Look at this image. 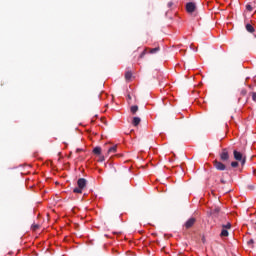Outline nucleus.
I'll return each instance as SVG.
<instances>
[{"instance_id": "nucleus-1", "label": "nucleus", "mask_w": 256, "mask_h": 256, "mask_svg": "<svg viewBox=\"0 0 256 256\" xmlns=\"http://www.w3.org/2000/svg\"><path fill=\"white\" fill-rule=\"evenodd\" d=\"M213 166L216 171H226L227 170V166L219 160H214Z\"/></svg>"}, {"instance_id": "nucleus-2", "label": "nucleus", "mask_w": 256, "mask_h": 256, "mask_svg": "<svg viewBox=\"0 0 256 256\" xmlns=\"http://www.w3.org/2000/svg\"><path fill=\"white\" fill-rule=\"evenodd\" d=\"M233 153H234V159L236 161H240L241 165H245L246 159H245V157H243V154L237 150H234Z\"/></svg>"}, {"instance_id": "nucleus-3", "label": "nucleus", "mask_w": 256, "mask_h": 256, "mask_svg": "<svg viewBox=\"0 0 256 256\" xmlns=\"http://www.w3.org/2000/svg\"><path fill=\"white\" fill-rule=\"evenodd\" d=\"M195 223H197V219L195 217H191L184 223V228L191 229Z\"/></svg>"}, {"instance_id": "nucleus-4", "label": "nucleus", "mask_w": 256, "mask_h": 256, "mask_svg": "<svg viewBox=\"0 0 256 256\" xmlns=\"http://www.w3.org/2000/svg\"><path fill=\"white\" fill-rule=\"evenodd\" d=\"M229 159V151L227 149H222V152L220 153V160L225 163Z\"/></svg>"}, {"instance_id": "nucleus-5", "label": "nucleus", "mask_w": 256, "mask_h": 256, "mask_svg": "<svg viewBox=\"0 0 256 256\" xmlns=\"http://www.w3.org/2000/svg\"><path fill=\"white\" fill-rule=\"evenodd\" d=\"M195 9H197V6H195V3L189 2L186 4L187 13H194Z\"/></svg>"}, {"instance_id": "nucleus-6", "label": "nucleus", "mask_w": 256, "mask_h": 256, "mask_svg": "<svg viewBox=\"0 0 256 256\" xmlns=\"http://www.w3.org/2000/svg\"><path fill=\"white\" fill-rule=\"evenodd\" d=\"M221 213V208L219 206H214L210 208V215L217 217Z\"/></svg>"}, {"instance_id": "nucleus-7", "label": "nucleus", "mask_w": 256, "mask_h": 256, "mask_svg": "<svg viewBox=\"0 0 256 256\" xmlns=\"http://www.w3.org/2000/svg\"><path fill=\"white\" fill-rule=\"evenodd\" d=\"M77 185L80 189H85V187H87V180L85 178H80L77 181Z\"/></svg>"}, {"instance_id": "nucleus-8", "label": "nucleus", "mask_w": 256, "mask_h": 256, "mask_svg": "<svg viewBox=\"0 0 256 256\" xmlns=\"http://www.w3.org/2000/svg\"><path fill=\"white\" fill-rule=\"evenodd\" d=\"M245 29L248 33H255V27L251 23H247Z\"/></svg>"}, {"instance_id": "nucleus-9", "label": "nucleus", "mask_w": 256, "mask_h": 256, "mask_svg": "<svg viewBox=\"0 0 256 256\" xmlns=\"http://www.w3.org/2000/svg\"><path fill=\"white\" fill-rule=\"evenodd\" d=\"M139 123H141V118L139 117H134L133 120H132V125L134 127H137V125H139Z\"/></svg>"}, {"instance_id": "nucleus-10", "label": "nucleus", "mask_w": 256, "mask_h": 256, "mask_svg": "<svg viewBox=\"0 0 256 256\" xmlns=\"http://www.w3.org/2000/svg\"><path fill=\"white\" fill-rule=\"evenodd\" d=\"M220 237H229V230L222 228V231L220 233Z\"/></svg>"}, {"instance_id": "nucleus-11", "label": "nucleus", "mask_w": 256, "mask_h": 256, "mask_svg": "<svg viewBox=\"0 0 256 256\" xmlns=\"http://www.w3.org/2000/svg\"><path fill=\"white\" fill-rule=\"evenodd\" d=\"M133 77V73L131 71H127L125 73V79L126 81H131V78Z\"/></svg>"}, {"instance_id": "nucleus-12", "label": "nucleus", "mask_w": 256, "mask_h": 256, "mask_svg": "<svg viewBox=\"0 0 256 256\" xmlns=\"http://www.w3.org/2000/svg\"><path fill=\"white\" fill-rule=\"evenodd\" d=\"M130 111H131L132 115H135V113H137L139 111V106H137V105L131 106Z\"/></svg>"}, {"instance_id": "nucleus-13", "label": "nucleus", "mask_w": 256, "mask_h": 256, "mask_svg": "<svg viewBox=\"0 0 256 256\" xmlns=\"http://www.w3.org/2000/svg\"><path fill=\"white\" fill-rule=\"evenodd\" d=\"M111 153H117V146H112L108 149V155Z\"/></svg>"}, {"instance_id": "nucleus-14", "label": "nucleus", "mask_w": 256, "mask_h": 256, "mask_svg": "<svg viewBox=\"0 0 256 256\" xmlns=\"http://www.w3.org/2000/svg\"><path fill=\"white\" fill-rule=\"evenodd\" d=\"M93 153L94 155H101V147H95Z\"/></svg>"}, {"instance_id": "nucleus-15", "label": "nucleus", "mask_w": 256, "mask_h": 256, "mask_svg": "<svg viewBox=\"0 0 256 256\" xmlns=\"http://www.w3.org/2000/svg\"><path fill=\"white\" fill-rule=\"evenodd\" d=\"M73 193L81 194V193H83V188H80V187L78 186V187L74 188Z\"/></svg>"}, {"instance_id": "nucleus-16", "label": "nucleus", "mask_w": 256, "mask_h": 256, "mask_svg": "<svg viewBox=\"0 0 256 256\" xmlns=\"http://www.w3.org/2000/svg\"><path fill=\"white\" fill-rule=\"evenodd\" d=\"M222 229H226V230L231 229V223H230V222H227L226 224H223V225H222Z\"/></svg>"}, {"instance_id": "nucleus-17", "label": "nucleus", "mask_w": 256, "mask_h": 256, "mask_svg": "<svg viewBox=\"0 0 256 256\" xmlns=\"http://www.w3.org/2000/svg\"><path fill=\"white\" fill-rule=\"evenodd\" d=\"M160 50H161V48H159V47L152 48V49H150L149 53L154 54V53H157Z\"/></svg>"}, {"instance_id": "nucleus-18", "label": "nucleus", "mask_w": 256, "mask_h": 256, "mask_svg": "<svg viewBox=\"0 0 256 256\" xmlns=\"http://www.w3.org/2000/svg\"><path fill=\"white\" fill-rule=\"evenodd\" d=\"M249 95L252 97V100L256 103V92H252Z\"/></svg>"}, {"instance_id": "nucleus-19", "label": "nucleus", "mask_w": 256, "mask_h": 256, "mask_svg": "<svg viewBox=\"0 0 256 256\" xmlns=\"http://www.w3.org/2000/svg\"><path fill=\"white\" fill-rule=\"evenodd\" d=\"M31 229H32V231H37V229H39V225L38 224H33L31 226Z\"/></svg>"}, {"instance_id": "nucleus-20", "label": "nucleus", "mask_w": 256, "mask_h": 256, "mask_svg": "<svg viewBox=\"0 0 256 256\" xmlns=\"http://www.w3.org/2000/svg\"><path fill=\"white\" fill-rule=\"evenodd\" d=\"M147 55V49L143 50V52L140 54V59H143Z\"/></svg>"}, {"instance_id": "nucleus-21", "label": "nucleus", "mask_w": 256, "mask_h": 256, "mask_svg": "<svg viewBox=\"0 0 256 256\" xmlns=\"http://www.w3.org/2000/svg\"><path fill=\"white\" fill-rule=\"evenodd\" d=\"M231 167H239V162L237 161H234V162H231Z\"/></svg>"}, {"instance_id": "nucleus-22", "label": "nucleus", "mask_w": 256, "mask_h": 256, "mask_svg": "<svg viewBox=\"0 0 256 256\" xmlns=\"http://www.w3.org/2000/svg\"><path fill=\"white\" fill-rule=\"evenodd\" d=\"M246 10L247 11H253V6H251L250 4L246 5Z\"/></svg>"}, {"instance_id": "nucleus-23", "label": "nucleus", "mask_w": 256, "mask_h": 256, "mask_svg": "<svg viewBox=\"0 0 256 256\" xmlns=\"http://www.w3.org/2000/svg\"><path fill=\"white\" fill-rule=\"evenodd\" d=\"M99 161H100V163H103V161H105V156H103V155H99Z\"/></svg>"}, {"instance_id": "nucleus-24", "label": "nucleus", "mask_w": 256, "mask_h": 256, "mask_svg": "<svg viewBox=\"0 0 256 256\" xmlns=\"http://www.w3.org/2000/svg\"><path fill=\"white\" fill-rule=\"evenodd\" d=\"M241 95L243 96V97H245V95H247V90H245V89H243V90H241Z\"/></svg>"}, {"instance_id": "nucleus-25", "label": "nucleus", "mask_w": 256, "mask_h": 256, "mask_svg": "<svg viewBox=\"0 0 256 256\" xmlns=\"http://www.w3.org/2000/svg\"><path fill=\"white\" fill-rule=\"evenodd\" d=\"M220 183H222V185H225V183H227V181H225V179L221 178Z\"/></svg>"}, {"instance_id": "nucleus-26", "label": "nucleus", "mask_w": 256, "mask_h": 256, "mask_svg": "<svg viewBox=\"0 0 256 256\" xmlns=\"http://www.w3.org/2000/svg\"><path fill=\"white\" fill-rule=\"evenodd\" d=\"M168 7H173V2H168Z\"/></svg>"}, {"instance_id": "nucleus-27", "label": "nucleus", "mask_w": 256, "mask_h": 256, "mask_svg": "<svg viewBox=\"0 0 256 256\" xmlns=\"http://www.w3.org/2000/svg\"><path fill=\"white\" fill-rule=\"evenodd\" d=\"M81 151H83V149H79V148H78V149L76 150V153H81Z\"/></svg>"}, {"instance_id": "nucleus-28", "label": "nucleus", "mask_w": 256, "mask_h": 256, "mask_svg": "<svg viewBox=\"0 0 256 256\" xmlns=\"http://www.w3.org/2000/svg\"><path fill=\"white\" fill-rule=\"evenodd\" d=\"M248 243H249V244L254 243L253 239L249 240Z\"/></svg>"}, {"instance_id": "nucleus-29", "label": "nucleus", "mask_w": 256, "mask_h": 256, "mask_svg": "<svg viewBox=\"0 0 256 256\" xmlns=\"http://www.w3.org/2000/svg\"><path fill=\"white\" fill-rule=\"evenodd\" d=\"M128 99H131V95H128Z\"/></svg>"}]
</instances>
